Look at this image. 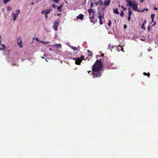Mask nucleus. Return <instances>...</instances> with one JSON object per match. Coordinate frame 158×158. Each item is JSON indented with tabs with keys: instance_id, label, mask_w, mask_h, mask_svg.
<instances>
[{
	"instance_id": "f257e3e1",
	"label": "nucleus",
	"mask_w": 158,
	"mask_h": 158,
	"mask_svg": "<svg viewBox=\"0 0 158 158\" xmlns=\"http://www.w3.org/2000/svg\"><path fill=\"white\" fill-rule=\"evenodd\" d=\"M103 67L102 64L100 60H97L92 66V73L93 77L94 78L100 77L102 73L99 71Z\"/></svg>"
},
{
	"instance_id": "f03ea898",
	"label": "nucleus",
	"mask_w": 158,
	"mask_h": 158,
	"mask_svg": "<svg viewBox=\"0 0 158 158\" xmlns=\"http://www.w3.org/2000/svg\"><path fill=\"white\" fill-rule=\"evenodd\" d=\"M138 3L136 2H135L134 1H132V2L131 4L130 5H129V6L131 7L133 10L135 11H137L138 12H143L145 10V9H143L142 10H139L138 9Z\"/></svg>"
},
{
	"instance_id": "7ed1b4c3",
	"label": "nucleus",
	"mask_w": 158,
	"mask_h": 158,
	"mask_svg": "<svg viewBox=\"0 0 158 158\" xmlns=\"http://www.w3.org/2000/svg\"><path fill=\"white\" fill-rule=\"evenodd\" d=\"M73 60H75V63L77 64L80 65L81 62V60L79 58H73Z\"/></svg>"
},
{
	"instance_id": "20e7f679",
	"label": "nucleus",
	"mask_w": 158,
	"mask_h": 158,
	"mask_svg": "<svg viewBox=\"0 0 158 158\" xmlns=\"http://www.w3.org/2000/svg\"><path fill=\"white\" fill-rule=\"evenodd\" d=\"M59 25V23L57 22H55L53 26L54 29L55 30H57V27Z\"/></svg>"
},
{
	"instance_id": "39448f33",
	"label": "nucleus",
	"mask_w": 158,
	"mask_h": 158,
	"mask_svg": "<svg viewBox=\"0 0 158 158\" xmlns=\"http://www.w3.org/2000/svg\"><path fill=\"white\" fill-rule=\"evenodd\" d=\"M88 11L89 12L90 16L91 14H95L94 9H92L91 8L89 9L88 10Z\"/></svg>"
},
{
	"instance_id": "423d86ee",
	"label": "nucleus",
	"mask_w": 158,
	"mask_h": 158,
	"mask_svg": "<svg viewBox=\"0 0 158 158\" xmlns=\"http://www.w3.org/2000/svg\"><path fill=\"white\" fill-rule=\"evenodd\" d=\"M110 2V0H107L105 1L104 4L106 6H108Z\"/></svg>"
},
{
	"instance_id": "0eeeda50",
	"label": "nucleus",
	"mask_w": 158,
	"mask_h": 158,
	"mask_svg": "<svg viewBox=\"0 0 158 158\" xmlns=\"http://www.w3.org/2000/svg\"><path fill=\"white\" fill-rule=\"evenodd\" d=\"M83 18L84 15L82 14H80L79 15H78L77 17V19H79L81 20Z\"/></svg>"
},
{
	"instance_id": "6e6552de",
	"label": "nucleus",
	"mask_w": 158,
	"mask_h": 158,
	"mask_svg": "<svg viewBox=\"0 0 158 158\" xmlns=\"http://www.w3.org/2000/svg\"><path fill=\"white\" fill-rule=\"evenodd\" d=\"M22 42L21 40H20L19 41V40H18V45L20 46V48L22 47L23 46L22 45Z\"/></svg>"
},
{
	"instance_id": "1a4fd4ad",
	"label": "nucleus",
	"mask_w": 158,
	"mask_h": 158,
	"mask_svg": "<svg viewBox=\"0 0 158 158\" xmlns=\"http://www.w3.org/2000/svg\"><path fill=\"white\" fill-rule=\"evenodd\" d=\"M61 45L60 44H55L53 45V47H55L57 48H61Z\"/></svg>"
},
{
	"instance_id": "9d476101",
	"label": "nucleus",
	"mask_w": 158,
	"mask_h": 158,
	"mask_svg": "<svg viewBox=\"0 0 158 158\" xmlns=\"http://www.w3.org/2000/svg\"><path fill=\"white\" fill-rule=\"evenodd\" d=\"M5 48V46L4 44H1L0 43V50H3Z\"/></svg>"
},
{
	"instance_id": "9b49d317",
	"label": "nucleus",
	"mask_w": 158,
	"mask_h": 158,
	"mask_svg": "<svg viewBox=\"0 0 158 158\" xmlns=\"http://www.w3.org/2000/svg\"><path fill=\"white\" fill-rule=\"evenodd\" d=\"M12 15H13V20L15 21L17 17H18L17 16H16V15L14 13H12Z\"/></svg>"
},
{
	"instance_id": "f8f14e48",
	"label": "nucleus",
	"mask_w": 158,
	"mask_h": 158,
	"mask_svg": "<svg viewBox=\"0 0 158 158\" xmlns=\"http://www.w3.org/2000/svg\"><path fill=\"white\" fill-rule=\"evenodd\" d=\"M126 1L127 3V6H129V5H130L132 2V1L131 0H126Z\"/></svg>"
},
{
	"instance_id": "ddd939ff",
	"label": "nucleus",
	"mask_w": 158,
	"mask_h": 158,
	"mask_svg": "<svg viewBox=\"0 0 158 158\" xmlns=\"http://www.w3.org/2000/svg\"><path fill=\"white\" fill-rule=\"evenodd\" d=\"M52 10V9H50L48 10H45V14H48L49 13L50 11Z\"/></svg>"
},
{
	"instance_id": "4468645a",
	"label": "nucleus",
	"mask_w": 158,
	"mask_h": 158,
	"mask_svg": "<svg viewBox=\"0 0 158 158\" xmlns=\"http://www.w3.org/2000/svg\"><path fill=\"white\" fill-rule=\"evenodd\" d=\"M97 21V19H94V18H92L90 19V21L91 23H94Z\"/></svg>"
},
{
	"instance_id": "2eb2a0df",
	"label": "nucleus",
	"mask_w": 158,
	"mask_h": 158,
	"mask_svg": "<svg viewBox=\"0 0 158 158\" xmlns=\"http://www.w3.org/2000/svg\"><path fill=\"white\" fill-rule=\"evenodd\" d=\"M98 3L99 5H102L103 4L102 0H98Z\"/></svg>"
},
{
	"instance_id": "dca6fc26",
	"label": "nucleus",
	"mask_w": 158,
	"mask_h": 158,
	"mask_svg": "<svg viewBox=\"0 0 158 158\" xmlns=\"http://www.w3.org/2000/svg\"><path fill=\"white\" fill-rule=\"evenodd\" d=\"M113 11H114V12L115 14H119V12L118 11V9L117 8H115V9H114Z\"/></svg>"
},
{
	"instance_id": "f3484780",
	"label": "nucleus",
	"mask_w": 158,
	"mask_h": 158,
	"mask_svg": "<svg viewBox=\"0 0 158 158\" xmlns=\"http://www.w3.org/2000/svg\"><path fill=\"white\" fill-rule=\"evenodd\" d=\"M20 12V10H16V11L15 12V14L16 15V16L18 17L19 14Z\"/></svg>"
},
{
	"instance_id": "a211bd4d",
	"label": "nucleus",
	"mask_w": 158,
	"mask_h": 158,
	"mask_svg": "<svg viewBox=\"0 0 158 158\" xmlns=\"http://www.w3.org/2000/svg\"><path fill=\"white\" fill-rule=\"evenodd\" d=\"M69 46L74 51L77 50V48L76 47H74L73 46H70L69 45Z\"/></svg>"
},
{
	"instance_id": "6ab92c4d",
	"label": "nucleus",
	"mask_w": 158,
	"mask_h": 158,
	"mask_svg": "<svg viewBox=\"0 0 158 158\" xmlns=\"http://www.w3.org/2000/svg\"><path fill=\"white\" fill-rule=\"evenodd\" d=\"M128 16H131L132 15V12L131 10V9L130 8H128Z\"/></svg>"
},
{
	"instance_id": "aec40b11",
	"label": "nucleus",
	"mask_w": 158,
	"mask_h": 158,
	"mask_svg": "<svg viewBox=\"0 0 158 158\" xmlns=\"http://www.w3.org/2000/svg\"><path fill=\"white\" fill-rule=\"evenodd\" d=\"M98 18L99 19L100 21H102V17L101 14H100V15L98 17Z\"/></svg>"
},
{
	"instance_id": "412c9836",
	"label": "nucleus",
	"mask_w": 158,
	"mask_h": 158,
	"mask_svg": "<svg viewBox=\"0 0 158 158\" xmlns=\"http://www.w3.org/2000/svg\"><path fill=\"white\" fill-rule=\"evenodd\" d=\"M10 0H3V2L5 4H7Z\"/></svg>"
},
{
	"instance_id": "4be33fe9",
	"label": "nucleus",
	"mask_w": 158,
	"mask_h": 158,
	"mask_svg": "<svg viewBox=\"0 0 158 158\" xmlns=\"http://www.w3.org/2000/svg\"><path fill=\"white\" fill-rule=\"evenodd\" d=\"M12 9V8L10 6H8L7 7V10L8 11L11 10Z\"/></svg>"
},
{
	"instance_id": "5701e85b",
	"label": "nucleus",
	"mask_w": 158,
	"mask_h": 158,
	"mask_svg": "<svg viewBox=\"0 0 158 158\" xmlns=\"http://www.w3.org/2000/svg\"><path fill=\"white\" fill-rule=\"evenodd\" d=\"M80 58V59L81 60V61H82L83 60H84V56H82V55H81L80 57L79 58Z\"/></svg>"
},
{
	"instance_id": "b1692460",
	"label": "nucleus",
	"mask_w": 158,
	"mask_h": 158,
	"mask_svg": "<svg viewBox=\"0 0 158 158\" xmlns=\"http://www.w3.org/2000/svg\"><path fill=\"white\" fill-rule=\"evenodd\" d=\"M94 14H91L90 16L89 17V18L90 19H92V18H94Z\"/></svg>"
},
{
	"instance_id": "393cba45",
	"label": "nucleus",
	"mask_w": 158,
	"mask_h": 158,
	"mask_svg": "<svg viewBox=\"0 0 158 158\" xmlns=\"http://www.w3.org/2000/svg\"><path fill=\"white\" fill-rule=\"evenodd\" d=\"M143 74L144 75H147V76H148V77H149V76H150V75L149 73H146L144 72V73H143Z\"/></svg>"
},
{
	"instance_id": "a878e982",
	"label": "nucleus",
	"mask_w": 158,
	"mask_h": 158,
	"mask_svg": "<svg viewBox=\"0 0 158 158\" xmlns=\"http://www.w3.org/2000/svg\"><path fill=\"white\" fill-rule=\"evenodd\" d=\"M144 23H143L142 24V25H141V28H143V29H145V27H144Z\"/></svg>"
},
{
	"instance_id": "bb28decb",
	"label": "nucleus",
	"mask_w": 158,
	"mask_h": 158,
	"mask_svg": "<svg viewBox=\"0 0 158 158\" xmlns=\"http://www.w3.org/2000/svg\"><path fill=\"white\" fill-rule=\"evenodd\" d=\"M111 20H110L109 21V23L108 24V26L109 27H110L111 25Z\"/></svg>"
},
{
	"instance_id": "cd10ccee",
	"label": "nucleus",
	"mask_w": 158,
	"mask_h": 158,
	"mask_svg": "<svg viewBox=\"0 0 158 158\" xmlns=\"http://www.w3.org/2000/svg\"><path fill=\"white\" fill-rule=\"evenodd\" d=\"M61 8L59 6L57 7V10L59 11H61Z\"/></svg>"
},
{
	"instance_id": "c85d7f7f",
	"label": "nucleus",
	"mask_w": 158,
	"mask_h": 158,
	"mask_svg": "<svg viewBox=\"0 0 158 158\" xmlns=\"http://www.w3.org/2000/svg\"><path fill=\"white\" fill-rule=\"evenodd\" d=\"M57 6L55 4H53L52 5V7L54 9H55L56 7Z\"/></svg>"
},
{
	"instance_id": "c756f323",
	"label": "nucleus",
	"mask_w": 158,
	"mask_h": 158,
	"mask_svg": "<svg viewBox=\"0 0 158 158\" xmlns=\"http://www.w3.org/2000/svg\"><path fill=\"white\" fill-rule=\"evenodd\" d=\"M94 6V4L93 2H91L90 4V8H92Z\"/></svg>"
},
{
	"instance_id": "7c9ffc66",
	"label": "nucleus",
	"mask_w": 158,
	"mask_h": 158,
	"mask_svg": "<svg viewBox=\"0 0 158 158\" xmlns=\"http://www.w3.org/2000/svg\"><path fill=\"white\" fill-rule=\"evenodd\" d=\"M121 8L123 10H126V8L124 7L123 6H121Z\"/></svg>"
},
{
	"instance_id": "2f4dec72",
	"label": "nucleus",
	"mask_w": 158,
	"mask_h": 158,
	"mask_svg": "<svg viewBox=\"0 0 158 158\" xmlns=\"http://www.w3.org/2000/svg\"><path fill=\"white\" fill-rule=\"evenodd\" d=\"M120 15H121V16H123V15H124V12H123V11H122L121 12V13H120Z\"/></svg>"
},
{
	"instance_id": "473e14b6",
	"label": "nucleus",
	"mask_w": 158,
	"mask_h": 158,
	"mask_svg": "<svg viewBox=\"0 0 158 158\" xmlns=\"http://www.w3.org/2000/svg\"><path fill=\"white\" fill-rule=\"evenodd\" d=\"M154 15L153 14H151V18L152 19H154Z\"/></svg>"
},
{
	"instance_id": "72a5a7b5",
	"label": "nucleus",
	"mask_w": 158,
	"mask_h": 158,
	"mask_svg": "<svg viewBox=\"0 0 158 158\" xmlns=\"http://www.w3.org/2000/svg\"><path fill=\"white\" fill-rule=\"evenodd\" d=\"M41 14H45V10H42L41 12Z\"/></svg>"
},
{
	"instance_id": "f704fd0d",
	"label": "nucleus",
	"mask_w": 158,
	"mask_h": 158,
	"mask_svg": "<svg viewBox=\"0 0 158 158\" xmlns=\"http://www.w3.org/2000/svg\"><path fill=\"white\" fill-rule=\"evenodd\" d=\"M35 40L37 41V42H40V41H41L40 40H39V39L37 38H36L35 39Z\"/></svg>"
},
{
	"instance_id": "c9c22d12",
	"label": "nucleus",
	"mask_w": 158,
	"mask_h": 158,
	"mask_svg": "<svg viewBox=\"0 0 158 158\" xmlns=\"http://www.w3.org/2000/svg\"><path fill=\"white\" fill-rule=\"evenodd\" d=\"M94 3L96 6H97L98 4V2H97L96 1Z\"/></svg>"
},
{
	"instance_id": "e433bc0d",
	"label": "nucleus",
	"mask_w": 158,
	"mask_h": 158,
	"mask_svg": "<svg viewBox=\"0 0 158 158\" xmlns=\"http://www.w3.org/2000/svg\"><path fill=\"white\" fill-rule=\"evenodd\" d=\"M131 19V16H128V21H130Z\"/></svg>"
},
{
	"instance_id": "4c0bfd02",
	"label": "nucleus",
	"mask_w": 158,
	"mask_h": 158,
	"mask_svg": "<svg viewBox=\"0 0 158 158\" xmlns=\"http://www.w3.org/2000/svg\"><path fill=\"white\" fill-rule=\"evenodd\" d=\"M40 42L43 44H45V42L43 41H40Z\"/></svg>"
},
{
	"instance_id": "58836bf2",
	"label": "nucleus",
	"mask_w": 158,
	"mask_h": 158,
	"mask_svg": "<svg viewBox=\"0 0 158 158\" xmlns=\"http://www.w3.org/2000/svg\"><path fill=\"white\" fill-rule=\"evenodd\" d=\"M99 23L101 25H102V21H100Z\"/></svg>"
},
{
	"instance_id": "ea45409f",
	"label": "nucleus",
	"mask_w": 158,
	"mask_h": 158,
	"mask_svg": "<svg viewBox=\"0 0 158 158\" xmlns=\"http://www.w3.org/2000/svg\"><path fill=\"white\" fill-rule=\"evenodd\" d=\"M156 24V22H155L154 23H153V24L152 25V26H155Z\"/></svg>"
},
{
	"instance_id": "a19ab883",
	"label": "nucleus",
	"mask_w": 158,
	"mask_h": 158,
	"mask_svg": "<svg viewBox=\"0 0 158 158\" xmlns=\"http://www.w3.org/2000/svg\"><path fill=\"white\" fill-rule=\"evenodd\" d=\"M63 6V4H61L59 6L61 8Z\"/></svg>"
},
{
	"instance_id": "79ce46f5",
	"label": "nucleus",
	"mask_w": 158,
	"mask_h": 158,
	"mask_svg": "<svg viewBox=\"0 0 158 158\" xmlns=\"http://www.w3.org/2000/svg\"><path fill=\"white\" fill-rule=\"evenodd\" d=\"M110 46H111V44H109L108 46V48H110Z\"/></svg>"
},
{
	"instance_id": "37998d69",
	"label": "nucleus",
	"mask_w": 158,
	"mask_h": 158,
	"mask_svg": "<svg viewBox=\"0 0 158 158\" xmlns=\"http://www.w3.org/2000/svg\"><path fill=\"white\" fill-rule=\"evenodd\" d=\"M154 10H157V7H154Z\"/></svg>"
},
{
	"instance_id": "c03bdc74",
	"label": "nucleus",
	"mask_w": 158,
	"mask_h": 158,
	"mask_svg": "<svg viewBox=\"0 0 158 158\" xmlns=\"http://www.w3.org/2000/svg\"><path fill=\"white\" fill-rule=\"evenodd\" d=\"M126 28H127V26H126V25H124V29H125Z\"/></svg>"
},
{
	"instance_id": "a18cd8bd",
	"label": "nucleus",
	"mask_w": 158,
	"mask_h": 158,
	"mask_svg": "<svg viewBox=\"0 0 158 158\" xmlns=\"http://www.w3.org/2000/svg\"><path fill=\"white\" fill-rule=\"evenodd\" d=\"M45 18H46V19H47V18H48V16L47 15V14H45Z\"/></svg>"
},
{
	"instance_id": "49530a36",
	"label": "nucleus",
	"mask_w": 158,
	"mask_h": 158,
	"mask_svg": "<svg viewBox=\"0 0 158 158\" xmlns=\"http://www.w3.org/2000/svg\"><path fill=\"white\" fill-rule=\"evenodd\" d=\"M140 2H142L144 0H139Z\"/></svg>"
},
{
	"instance_id": "de8ad7c7",
	"label": "nucleus",
	"mask_w": 158,
	"mask_h": 158,
	"mask_svg": "<svg viewBox=\"0 0 158 158\" xmlns=\"http://www.w3.org/2000/svg\"><path fill=\"white\" fill-rule=\"evenodd\" d=\"M148 51L149 52H150V50H151L150 49V48L148 49Z\"/></svg>"
},
{
	"instance_id": "09e8293b",
	"label": "nucleus",
	"mask_w": 158,
	"mask_h": 158,
	"mask_svg": "<svg viewBox=\"0 0 158 158\" xmlns=\"http://www.w3.org/2000/svg\"><path fill=\"white\" fill-rule=\"evenodd\" d=\"M49 42H45V44H48V43H49Z\"/></svg>"
},
{
	"instance_id": "8fccbe9b",
	"label": "nucleus",
	"mask_w": 158,
	"mask_h": 158,
	"mask_svg": "<svg viewBox=\"0 0 158 158\" xmlns=\"http://www.w3.org/2000/svg\"><path fill=\"white\" fill-rule=\"evenodd\" d=\"M141 40L142 41H144V40H145V39H141Z\"/></svg>"
},
{
	"instance_id": "3c124183",
	"label": "nucleus",
	"mask_w": 158,
	"mask_h": 158,
	"mask_svg": "<svg viewBox=\"0 0 158 158\" xmlns=\"http://www.w3.org/2000/svg\"><path fill=\"white\" fill-rule=\"evenodd\" d=\"M146 23V20H145L144 21V23H144V24H145V23Z\"/></svg>"
},
{
	"instance_id": "603ef678",
	"label": "nucleus",
	"mask_w": 158,
	"mask_h": 158,
	"mask_svg": "<svg viewBox=\"0 0 158 158\" xmlns=\"http://www.w3.org/2000/svg\"><path fill=\"white\" fill-rule=\"evenodd\" d=\"M145 10H146V11H147L148 10V9H144Z\"/></svg>"
},
{
	"instance_id": "864d4df0",
	"label": "nucleus",
	"mask_w": 158,
	"mask_h": 158,
	"mask_svg": "<svg viewBox=\"0 0 158 158\" xmlns=\"http://www.w3.org/2000/svg\"><path fill=\"white\" fill-rule=\"evenodd\" d=\"M154 21V19H152V22H153Z\"/></svg>"
},
{
	"instance_id": "5fc2aeb1",
	"label": "nucleus",
	"mask_w": 158,
	"mask_h": 158,
	"mask_svg": "<svg viewBox=\"0 0 158 158\" xmlns=\"http://www.w3.org/2000/svg\"><path fill=\"white\" fill-rule=\"evenodd\" d=\"M34 2H32L31 3V4L32 5H34Z\"/></svg>"
},
{
	"instance_id": "6e6d98bb",
	"label": "nucleus",
	"mask_w": 158,
	"mask_h": 158,
	"mask_svg": "<svg viewBox=\"0 0 158 158\" xmlns=\"http://www.w3.org/2000/svg\"><path fill=\"white\" fill-rule=\"evenodd\" d=\"M60 14H57V15L58 16H60Z\"/></svg>"
},
{
	"instance_id": "4d7b16f0",
	"label": "nucleus",
	"mask_w": 158,
	"mask_h": 158,
	"mask_svg": "<svg viewBox=\"0 0 158 158\" xmlns=\"http://www.w3.org/2000/svg\"><path fill=\"white\" fill-rule=\"evenodd\" d=\"M1 36H0V43H1Z\"/></svg>"
},
{
	"instance_id": "13d9d810",
	"label": "nucleus",
	"mask_w": 158,
	"mask_h": 158,
	"mask_svg": "<svg viewBox=\"0 0 158 158\" xmlns=\"http://www.w3.org/2000/svg\"><path fill=\"white\" fill-rule=\"evenodd\" d=\"M91 72V71H88V73H89L90 72Z\"/></svg>"
},
{
	"instance_id": "bf43d9fd",
	"label": "nucleus",
	"mask_w": 158,
	"mask_h": 158,
	"mask_svg": "<svg viewBox=\"0 0 158 158\" xmlns=\"http://www.w3.org/2000/svg\"><path fill=\"white\" fill-rule=\"evenodd\" d=\"M8 60L9 61H10V60L9 59V57H8Z\"/></svg>"
},
{
	"instance_id": "052dcab7",
	"label": "nucleus",
	"mask_w": 158,
	"mask_h": 158,
	"mask_svg": "<svg viewBox=\"0 0 158 158\" xmlns=\"http://www.w3.org/2000/svg\"><path fill=\"white\" fill-rule=\"evenodd\" d=\"M86 0H85V4H84V5H85V3H86Z\"/></svg>"
},
{
	"instance_id": "680f3d73",
	"label": "nucleus",
	"mask_w": 158,
	"mask_h": 158,
	"mask_svg": "<svg viewBox=\"0 0 158 158\" xmlns=\"http://www.w3.org/2000/svg\"><path fill=\"white\" fill-rule=\"evenodd\" d=\"M114 48V46H112V48Z\"/></svg>"
},
{
	"instance_id": "e2e57ef3",
	"label": "nucleus",
	"mask_w": 158,
	"mask_h": 158,
	"mask_svg": "<svg viewBox=\"0 0 158 158\" xmlns=\"http://www.w3.org/2000/svg\"><path fill=\"white\" fill-rule=\"evenodd\" d=\"M49 50H50V51H51L52 50V49H51V48H49Z\"/></svg>"
},
{
	"instance_id": "0e129e2a",
	"label": "nucleus",
	"mask_w": 158,
	"mask_h": 158,
	"mask_svg": "<svg viewBox=\"0 0 158 158\" xmlns=\"http://www.w3.org/2000/svg\"><path fill=\"white\" fill-rule=\"evenodd\" d=\"M149 27H148V30H149Z\"/></svg>"
},
{
	"instance_id": "69168bd1",
	"label": "nucleus",
	"mask_w": 158,
	"mask_h": 158,
	"mask_svg": "<svg viewBox=\"0 0 158 158\" xmlns=\"http://www.w3.org/2000/svg\"><path fill=\"white\" fill-rule=\"evenodd\" d=\"M115 68L112 67V69H115Z\"/></svg>"
},
{
	"instance_id": "338daca9",
	"label": "nucleus",
	"mask_w": 158,
	"mask_h": 158,
	"mask_svg": "<svg viewBox=\"0 0 158 158\" xmlns=\"http://www.w3.org/2000/svg\"><path fill=\"white\" fill-rule=\"evenodd\" d=\"M118 6H119V7H120V5H118Z\"/></svg>"
},
{
	"instance_id": "774afa93",
	"label": "nucleus",
	"mask_w": 158,
	"mask_h": 158,
	"mask_svg": "<svg viewBox=\"0 0 158 158\" xmlns=\"http://www.w3.org/2000/svg\"><path fill=\"white\" fill-rule=\"evenodd\" d=\"M88 52H89V50H88Z\"/></svg>"
}]
</instances>
